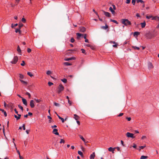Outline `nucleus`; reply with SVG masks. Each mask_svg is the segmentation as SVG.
I'll list each match as a JSON object with an SVG mask.
<instances>
[{"label": "nucleus", "instance_id": "obj_1", "mask_svg": "<svg viewBox=\"0 0 159 159\" xmlns=\"http://www.w3.org/2000/svg\"><path fill=\"white\" fill-rule=\"evenodd\" d=\"M156 36V34L154 32H148L147 33L145 36L147 39H151L155 37Z\"/></svg>", "mask_w": 159, "mask_h": 159}, {"label": "nucleus", "instance_id": "obj_2", "mask_svg": "<svg viewBox=\"0 0 159 159\" xmlns=\"http://www.w3.org/2000/svg\"><path fill=\"white\" fill-rule=\"evenodd\" d=\"M121 23L125 26L130 25H131V23L128 19H122L120 20Z\"/></svg>", "mask_w": 159, "mask_h": 159}, {"label": "nucleus", "instance_id": "obj_3", "mask_svg": "<svg viewBox=\"0 0 159 159\" xmlns=\"http://www.w3.org/2000/svg\"><path fill=\"white\" fill-rule=\"evenodd\" d=\"M18 60V57L17 56H14L12 60L10 62L12 64H16Z\"/></svg>", "mask_w": 159, "mask_h": 159}, {"label": "nucleus", "instance_id": "obj_4", "mask_svg": "<svg viewBox=\"0 0 159 159\" xmlns=\"http://www.w3.org/2000/svg\"><path fill=\"white\" fill-rule=\"evenodd\" d=\"M58 89V93H59L63 90L64 89V87L61 84H60L59 85Z\"/></svg>", "mask_w": 159, "mask_h": 159}, {"label": "nucleus", "instance_id": "obj_5", "mask_svg": "<svg viewBox=\"0 0 159 159\" xmlns=\"http://www.w3.org/2000/svg\"><path fill=\"white\" fill-rule=\"evenodd\" d=\"M127 137L128 138H134L135 137L134 136V134L131 133L129 132H127L126 134Z\"/></svg>", "mask_w": 159, "mask_h": 159}, {"label": "nucleus", "instance_id": "obj_6", "mask_svg": "<svg viewBox=\"0 0 159 159\" xmlns=\"http://www.w3.org/2000/svg\"><path fill=\"white\" fill-rule=\"evenodd\" d=\"M148 69L150 70L151 69H152L154 68V66L150 62H149L148 63Z\"/></svg>", "mask_w": 159, "mask_h": 159}, {"label": "nucleus", "instance_id": "obj_7", "mask_svg": "<svg viewBox=\"0 0 159 159\" xmlns=\"http://www.w3.org/2000/svg\"><path fill=\"white\" fill-rule=\"evenodd\" d=\"M30 105L31 107L32 108H33L34 107V102L33 100H31L30 101Z\"/></svg>", "mask_w": 159, "mask_h": 159}, {"label": "nucleus", "instance_id": "obj_8", "mask_svg": "<svg viewBox=\"0 0 159 159\" xmlns=\"http://www.w3.org/2000/svg\"><path fill=\"white\" fill-rule=\"evenodd\" d=\"M103 12L104 14L106 16L108 17H111V14L110 13L105 11H104Z\"/></svg>", "mask_w": 159, "mask_h": 159}, {"label": "nucleus", "instance_id": "obj_9", "mask_svg": "<svg viewBox=\"0 0 159 159\" xmlns=\"http://www.w3.org/2000/svg\"><path fill=\"white\" fill-rule=\"evenodd\" d=\"M58 130L57 129H53L52 133L53 134L57 135H59V133L57 132Z\"/></svg>", "mask_w": 159, "mask_h": 159}, {"label": "nucleus", "instance_id": "obj_10", "mask_svg": "<svg viewBox=\"0 0 159 159\" xmlns=\"http://www.w3.org/2000/svg\"><path fill=\"white\" fill-rule=\"evenodd\" d=\"M152 20H155L159 21V16H153L152 18Z\"/></svg>", "mask_w": 159, "mask_h": 159}, {"label": "nucleus", "instance_id": "obj_11", "mask_svg": "<svg viewBox=\"0 0 159 159\" xmlns=\"http://www.w3.org/2000/svg\"><path fill=\"white\" fill-rule=\"evenodd\" d=\"M22 101L23 102V103L26 106H27V101L26 100L23 98H22Z\"/></svg>", "mask_w": 159, "mask_h": 159}, {"label": "nucleus", "instance_id": "obj_12", "mask_svg": "<svg viewBox=\"0 0 159 159\" xmlns=\"http://www.w3.org/2000/svg\"><path fill=\"white\" fill-rule=\"evenodd\" d=\"M75 59V58L74 57H72L69 58H66L65 59V61H68L70 60H74Z\"/></svg>", "mask_w": 159, "mask_h": 159}, {"label": "nucleus", "instance_id": "obj_13", "mask_svg": "<svg viewBox=\"0 0 159 159\" xmlns=\"http://www.w3.org/2000/svg\"><path fill=\"white\" fill-rule=\"evenodd\" d=\"M95 157V153L94 152H93L92 154H91L90 157V159H94Z\"/></svg>", "mask_w": 159, "mask_h": 159}, {"label": "nucleus", "instance_id": "obj_14", "mask_svg": "<svg viewBox=\"0 0 159 159\" xmlns=\"http://www.w3.org/2000/svg\"><path fill=\"white\" fill-rule=\"evenodd\" d=\"M80 32H84L86 30V29L84 27H82L80 28Z\"/></svg>", "mask_w": 159, "mask_h": 159}, {"label": "nucleus", "instance_id": "obj_15", "mask_svg": "<svg viewBox=\"0 0 159 159\" xmlns=\"http://www.w3.org/2000/svg\"><path fill=\"white\" fill-rule=\"evenodd\" d=\"M108 150L109 151L111 152H112L113 153H114V152L115 150V148H112L111 147L108 148Z\"/></svg>", "mask_w": 159, "mask_h": 159}, {"label": "nucleus", "instance_id": "obj_16", "mask_svg": "<svg viewBox=\"0 0 159 159\" xmlns=\"http://www.w3.org/2000/svg\"><path fill=\"white\" fill-rule=\"evenodd\" d=\"M0 111H1L2 112H3L5 116L6 117L7 116V113L6 111L2 109L1 108H0Z\"/></svg>", "mask_w": 159, "mask_h": 159}, {"label": "nucleus", "instance_id": "obj_17", "mask_svg": "<svg viewBox=\"0 0 159 159\" xmlns=\"http://www.w3.org/2000/svg\"><path fill=\"white\" fill-rule=\"evenodd\" d=\"M140 25H141V26L142 28H144L145 27V26H146V22L145 21H144L143 23H140Z\"/></svg>", "mask_w": 159, "mask_h": 159}, {"label": "nucleus", "instance_id": "obj_18", "mask_svg": "<svg viewBox=\"0 0 159 159\" xmlns=\"http://www.w3.org/2000/svg\"><path fill=\"white\" fill-rule=\"evenodd\" d=\"M80 138L84 142V143H87V142L86 141L85 139L81 135H79Z\"/></svg>", "mask_w": 159, "mask_h": 159}, {"label": "nucleus", "instance_id": "obj_19", "mask_svg": "<svg viewBox=\"0 0 159 159\" xmlns=\"http://www.w3.org/2000/svg\"><path fill=\"white\" fill-rule=\"evenodd\" d=\"M74 118L76 120H78L80 119V117L76 114H74Z\"/></svg>", "mask_w": 159, "mask_h": 159}, {"label": "nucleus", "instance_id": "obj_20", "mask_svg": "<svg viewBox=\"0 0 159 159\" xmlns=\"http://www.w3.org/2000/svg\"><path fill=\"white\" fill-rule=\"evenodd\" d=\"M84 45L88 47H90L92 49H93V47L90 44H88L87 43H85L84 44Z\"/></svg>", "mask_w": 159, "mask_h": 159}, {"label": "nucleus", "instance_id": "obj_21", "mask_svg": "<svg viewBox=\"0 0 159 159\" xmlns=\"http://www.w3.org/2000/svg\"><path fill=\"white\" fill-rule=\"evenodd\" d=\"M109 10L111 11L112 14H114L115 13V11L113 10V8L111 7H110L109 9Z\"/></svg>", "mask_w": 159, "mask_h": 159}, {"label": "nucleus", "instance_id": "obj_22", "mask_svg": "<svg viewBox=\"0 0 159 159\" xmlns=\"http://www.w3.org/2000/svg\"><path fill=\"white\" fill-rule=\"evenodd\" d=\"M110 21L111 22H113L117 24H118V22L117 21H116V20H112V19H110Z\"/></svg>", "mask_w": 159, "mask_h": 159}, {"label": "nucleus", "instance_id": "obj_23", "mask_svg": "<svg viewBox=\"0 0 159 159\" xmlns=\"http://www.w3.org/2000/svg\"><path fill=\"white\" fill-rule=\"evenodd\" d=\"M139 34H140V32H137V31L135 32L134 33V36H138Z\"/></svg>", "mask_w": 159, "mask_h": 159}, {"label": "nucleus", "instance_id": "obj_24", "mask_svg": "<svg viewBox=\"0 0 159 159\" xmlns=\"http://www.w3.org/2000/svg\"><path fill=\"white\" fill-rule=\"evenodd\" d=\"M148 156L143 155L141 156L140 159H146L148 158Z\"/></svg>", "mask_w": 159, "mask_h": 159}, {"label": "nucleus", "instance_id": "obj_25", "mask_svg": "<svg viewBox=\"0 0 159 159\" xmlns=\"http://www.w3.org/2000/svg\"><path fill=\"white\" fill-rule=\"evenodd\" d=\"M108 28V26L107 24H106L105 25V26H102L101 27L103 29H104V30H106V29H107Z\"/></svg>", "mask_w": 159, "mask_h": 159}, {"label": "nucleus", "instance_id": "obj_26", "mask_svg": "<svg viewBox=\"0 0 159 159\" xmlns=\"http://www.w3.org/2000/svg\"><path fill=\"white\" fill-rule=\"evenodd\" d=\"M112 43H114V45H113V47L114 48H117V46L118 45V44L116 43L115 42H112Z\"/></svg>", "mask_w": 159, "mask_h": 159}, {"label": "nucleus", "instance_id": "obj_27", "mask_svg": "<svg viewBox=\"0 0 159 159\" xmlns=\"http://www.w3.org/2000/svg\"><path fill=\"white\" fill-rule=\"evenodd\" d=\"M64 65L65 66H70L71 64L68 62H65L64 63Z\"/></svg>", "mask_w": 159, "mask_h": 159}, {"label": "nucleus", "instance_id": "obj_28", "mask_svg": "<svg viewBox=\"0 0 159 159\" xmlns=\"http://www.w3.org/2000/svg\"><path fill=\"white\" fill-rule=\"evenodd\" d=\"M17 51L19 52L20 53L21 52V50L20 48V47L19 45L18 46L17 48Z\"/></svg>", "mask_w": 159, "mask_h": 159}, {"label": "nucleus", "instance_id": "obj_29", "mask_svg": "<svg viewBox=\"0 0 159 159\" xmlns=\"http://www.w3.org/2000/svg\"><path fill=\"white\" fill-rule=\"evenodd\" d=\"M20 29L19 28V29H16L15 32L16 33H17V32H19V34H20L21 33V31L20 30Z\"/></svg>", "mask_w": 159, "mask_h": 159}, {"label": "nucleus", "instance_id": "obj_30", "mask_svg": "<svg viewBox=\"0 0 159 159\" xmlns=\"http://www.w3.org/2000/svg\"><path fill=\"white\" fill-rule=\"evenodd\" d=\"M140 2L141 3L143 4L144 3V2L142 0H137V3H139Z\"/></svg>", "mask_w": 159, "mask_h": 159}, {"label": "nucleus", "instance_id": "obj_31", "mask_svg": "<svg viewBox=\"0 0 159 159\" xmlns=\"http://www.w3.org/2000/svg\"><path fill=\"white\" fill-rule=\"evenodd\" d=\"M76 35L77 36V38H78V37H81L82 35H83V34H82L80 33H77Z\"/></svg>", "mask_w": 159, "mask_h": 159}, {"label": "nucleus", "instance_id": "obj_32", "mask_svg": "<svg viewBox=\"0 0 159 159\" xmlns=\"http://www.w3.org/2000/svg\"><path fill=\"white\" fill-rule=\"evenodd\" d=\"M27 75L30 76V77H32L33 76V75L31 72H27Z\"/></svg>", "mask_w": 159, "mask_h": 159}, {"label": "nucleus", "instance_id": "obj_33", "mask_svg": "<svg viewBox=\"0 0 159 159\" xmlns=\"http://www.w3.org/2000/svg\"><path fill=\"white\" fill-rule=\"evenodd\" d=\"M34 100L36 101V102L37 103H39L41 101V100H40V99H38L36 98H35L34 99Z\"/></svg>", "mask_w": 159, "mask_h": 159}, {"label": "nucleus", "instance_id": "obj_34", "mask_svg": "<svg viewBox=\"0 0 159 159\" xmlns=\"http://www.w3.org/2000/svg\"><path fill=\"white\" fill-rule=\"evenodd\" d=\"M64 83H66L67 82V80L65 78H64L61 80Z\"/></svg>", "mask_w": 159, "mask_h": 159}, {"label": "nucleus", "instance_id": "obj_35", "mask_svg": "<svg viewBox=\"0 0 159 159\" xmlns=\"http://www.w3.org/2000/svg\"><path fill=\"white\" fill-rule=\"evenodd\" d=\"M78 153L82 157L83 156V153L80 151H78Z\"/></svg>", "mask_w": 159, "mask_h": 159}, {"label": "nucleus", "instance_id": "obj_36", "mask_svg": "<svg viewBox=\"0 0 159 159\" xmlns=\"http://www.w3.org/2000/svg\"><path fill=\"white\" fill-rule=\"evenodd\" d=\"M18 107L22 110V111H23V108L22 106H20V105H18Z\"/></svg>", "mask_w": 159, "mask_h": 159}, {"label": "nucleus", "instance_id": "obj_37", "mask_svg": "<svg viewBox=\"0 0 159 159\" xmlns=\"http://www.w3.org/2000/svg\"><path fill=\"white\" fill-rule=\"evenodd\" d=\"M152 17H153V16H146V18L148 19H150L151 18H152Z\"/></svg>", "mask_w": 159, "mask_h": 159}, {"label": "nucleus", "instance_id": "obj_38", "mask_svg": "<svg viewBox=\"0 0 159 159\" xmlns=\"http://www.w3.org/2000/svg\"><path fill=\"white\" fill-rule=\"evenodd\" d=\"M17 25H18V24H15L14 25H13V24H11V28H13L14 27L16 26H17Z\"/></svg>", "mask_w": 159, "mask_h": 159}, {"label": "nucleus", "instance_id": "obj_39", "mask_svg": "<svg viewBox=\"0 0 159 159\" xmlns=\"http://www.w3.org/2000/svg\"><path fill=\"white\" fill-rule=\"evenodd\" d=\"M26 94L28 96V97L29 98H30L31 95L30 93L28 92H27L26 93Z\"/></svg>", "mask_w": 159, "mask_h": 159}, {"label": "nucleus", "instance_id": "obj_40", "mask_svg": "<svg viewBox=\"0 0 159 159\" xmlns=\"http://www.w3.org/2000/svg\"><path fill=\"white\" fill-rule=\"evenodd\" d=\"M81 51H82V53H84L85 54H86L85 51V50L84 49L82 48L81 49Z\"/></svg>", "mask_w": 159, "mask_h": 159}, {"label": "nucleus", "instance_id": "obj_41", "mask_svg": "<svg viewBox=\"0 0 159 159\" xmlns=\"http://www.w3.org/2000/svg\"><path fill=\"white\" fill-rule=\"evenodd\" d=\"M19 77L20 78V79H23L24 77V75H22V74H19Z\"/></svg>", "mask_w": 159, "mask_h": 159}, {"label": "nucleus", "instance_id": "obj_42", "mask_svg": "<svg viewBox=\"0 0 159 159\" xmlns=\"http://www.w3.org/2000/svg\"><path fill=\"white\" fill-rule=\"evenodd\" d=\"M23 24H22V23L19 24V28L20 29L23 26Z\"/></svg>", "mask_w": 159, "mask_h": 159}, {"label": "nucleus", "instance_id": "obj_43", "mask_svg": "<svg viewBox=\"0 0 159 159\" xmlns=\"http://www.w3.org/2000/svg\"><path fill=\"white\" fill-rule=\"evenodd\" d=\"M20 81L23 84H27V82L22 80H20Z\"/></svg>", "mask_w": 159, "mask_h": 159}, {"label": "nucleus", "instance_id": "obj_44", "mask_svg": "<svg viewBox=\"0 0 159 159\" xmlns=\"http://www.w3.org/2000/svg\"><path fill=\"white\" fill-rule=\"evenodd\" d=\"M48 85L49 86H51L52 85H53V84L51 82H48Z\"/></svg>", "mask_w": 159, "mask_h": 159}, {"label": "nucleus", "instance_id": "obj_45", "mask_svg": "<svg viewBox=\"0 0 159 159\" xmlns=\"http://www.w3.org/2000/svg\"><path fill=\"white\" fill-rule=\"evenodd\" d=\"M136 1L135 0H132V3L134 5H135Z\"/></svg>", "mask_w": 159, "mask_h": 159}, {"label": "nucleus", "instance_id": "obj_46", "mask_svg": "<svg viewBox=\"0 0 159 159\" xmlns=\"http://www.w3.org/2000/svg\"><path fill=\"white\" fill-rule=\"evenodd\" d=\"M60 143H65V141L64 140H63V139H61V141L60 142Z\"/></svg>", "mask_w": 159, "mask_h": 159}, {"label": "nucleus", "instance_id": "obj_47", "mask_svg": "<svg viewBox=\"0 0 159 159\" xmlns=\"http://www.w3.org/2000/svg\"><path fill=\"white\" fill-rule=\"evenodd\" d=\"M54 104L56 106H60V104L59 103H57L56 102H54Z\"/></svg>", "mask_w": 159, "mask_h": 159}, {"label": "nucleus", "instance_id": "obj_48", "mask_svg": "<svg viewBox=\"0 0 159 159\" xmlns=\"http://www.w3.org/2000/svg\"><path fill=\"white\" fill-rule=\"evenodd\" d=\"M20 65L22 66H24L25 65V62L24 61H22V63H21Z\"/></svg>", "mask_w": 159, "mask_h": 159}, {"label": "nucleus", "instance_id": "obj_49", "mask_svg": "<svg viewBox=\"0 0 159 159\" xmlns=\"http://www.w3.org/2000/svg\"><path fill=\"white\" fill-rule=\"evenodd\" d=\"M14 117L16 118V120H19L20 119L19 117H18V116H17L16 115H14Z\"/></svg>", "mask_w": 159, "mask_h": 159}, {"label": "nucleus", "instance_id": "obj_50", "mask_svg": "<svg viewBox=\"0 0 159 159\" xmlns=\"http://www.w3.org/2000/svg\"><path fill=\"white\" fill-rule=\"evenodd\" d=\"M128 43H129V41L126 40L124 43L123 45H124Z\"/></svg>", "mask_w": 159, "mask_h": 159}, {"label": "nucleus", "instance_id": "obj_51", "mask_svg": "<svg viewBox=\"0 0 159 159\" xmlns=\"http://www.w3.org/2000/svg\"><path fill=\"white\" fill-rule=\"evenodd\" d=\"M51 73V72L50 70H48L47 71L46 73L48 75H50Z\"/></svg>", "mask_w": 159, "mask_h": 159}, {"label": "nucleus", "instance_id": "obj_52", "mask_svg": "<svg viewBox=\"0 0 159 159\" xmlns=\"http://www.w3.org/2000/svg\"><path fill=\"white\" fill-rule=\"evenodd\" d=\"M133 48H134V49H137L138 50L139 49V48L136 46H133Z\"/></svg>", "mask_w": 159, "mask_h": 159}, {"label": "nucleus", "instance_id": "obj_53", "mask_svg": "<svg viewBox=\"0 0 159 159\" xmlns=\"http://www.w3.org/2000/svg\"><path fill=\"white\" fill-rule=\"evenodd\" d=\"M70 41L71 43H73L74 42L75 39L73 38H72L71 39Z\"/></svg>", "mask_w": 159, "mask_h": 159}, {"label": "nucleus", "instance_id": "obj_54", "mask_svg": "<svg viewBox=\"0 0 159 159\" xmlns=\"http://www.w3.org/2000/svg\"><path fill=\"white\" fill-rule=\"evenodd\" d=\"M22 21L23 23H25L26 22V20L24 18H23L22 19Z\"/></svg>", "mask_w": 159, "mask_h": 159}, {"label": "nucleus", "instance_id": "obj_55", "mask_svg": "<svg viewBox=\"0 0 159 159\" xmlns=\"http://www.w3.org/2000/svg\"><path fill=\"white\" fill-rule=\"evenodd\" d=\"M131 0H126L125 3L127 4H129Z\"/></svg>", "mask_w": 159, "mask_h": 159}, {"label": "nucleus", "instance_id": "obj_56", "mask_svg": "<svg viewBox=\"0 0 159 159\" xmlns=\"http://www.w3.org/2000/svg\"><path fill=\"white\" fill-rule=\"evenodd\" d=\"M147 139V137L145 136H143L141 138L142 139Z\"/></svg>", "mask_w": 159, "mask_h": 159}, {"label": "nucleus", "instance_id": "obj_57", "mask_svg": "<svg viewBox=\"0 0 159 159\" xmlns=\"http://www.w3.org/2000/svg\"><path fill=\"white\" fill-rule=\"evenodd\" d=\"M68 103L71 106L72 104V102L71 101H70L69 100H68Z\"/></svg>", "mask_w": 159, "mask_h": 159}, {"label": "nucleus", "instance_id": "obj_58", "mask_svg": "<svg viewBox=\"0 0 159 159\" xmlns=\"http://www.w3.org/2000/svg\"><path fill=\"white\" fill-rule=\"evenodd\" d=\"M121 144L122 145V146L124 147L125 146V144L124 143V142L122 140H121Z\"/></svg>", "mask_w": 159, "mask_h": 159}, {"label": "nucleus", "instance_id": "obj_59", "mask_svg": "<svg viewBox=\"0 0 159 159\" xmlns=\"http://www.w3.org/2000/svg\"><path fill=\"white\" fill-rule=\"evenodd\" d=\"M31 51V49L30 48H28L27 50V51L28 53H30Z\"/></svg>", "mask_w": 159, "mask_h": 159}, {"label": "nucleus", "instance_id": "obj_60", "mask_svg": "<svg viewBox=\"0 0 159 159\" xmlns=\"http://www.w3.org/2000/svg\"><path fill=\"white\" fill-rule=\"evenodd\" d=\"M112 6L113 7V9H114V10H116V7L113 4V5H112Z\"/></svg>", "mask_w": 159, "mask_h": 159}, {"label": "nucleus", "instance_id": "obj_61", "mask_svg": "<svg viewBox=\"0 0 159 159\" xmlns=\"http://www.w3.org/2000/svg\"><path fill=\"white\" fill-rule=\"evenodd\" d=\"M23 129L24 130H25V124H23Z\"/></svg>", "mask_w": 159, "mask_h": 159}, {"label": "nucleus", "instance_id": "obj_62", "mask_svg": "<svg viewBox=\"0 0 159 159\" xmlns=\"http://www.w3.org/2000/svg\"><path fill=\"white\" fill-rule=\"evenodd\" d=\"M60 119L61 120L62 123H64V120L63 118L61 117Z\"/></svg>", "mask_w": 159, "mask_h": 159}, {"label": "nucleus", "instance_id": "obj_63", "mask_svg": "<svg viewBox=\"0 0 159 159\" xmlns=\"http://www.w3.org/2000/svg\"><path fill=\"white\" fill-rule=\"evenodd\" d=\"M126 119H127V120L128 121H129L131 120V118L130 117H126Z\"/></svg>", "mask_w": 159, "mask_h": 159}, {"label": "nucleus", "instance_id": "obj_64", "mask_svg": "<svg viewBox=\"0 0 159 159\" xmlns=\"http://www.w3.org/2000/svg\"><path fill=\"white\" fill-rule=\"evenodd\" d=\"M133 145L132 146H131V147H132L134 148H136V145L134 143H133Z\"/></svg>", "mask_w": 159, "mask_h": 159}]
</instances>
